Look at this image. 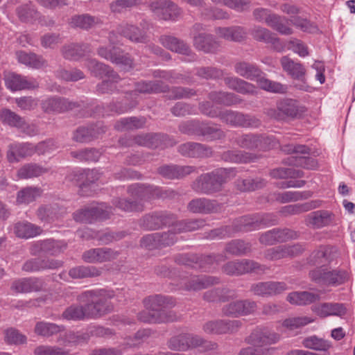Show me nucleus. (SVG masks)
Listing matches in <instances>:
<instances>
[{
    "mask_svg": "<svg viewBox=\"0 0 355 355\" xmlns=\"http://www.w3.org/2000/svg\"><path fill=\"white\" fill-rule=\"evenodd\" d=\"M147 311L141 312L139 319L144 322H169L177 320L173 311H167L166 308L174 306L175 302L170 297L154 295L144 300Z\"/></svg>",
    "mask_w": 355,
    "mask_h": 355,
    "instance_id": "nucleus-1",
    "label": "nucleus"
},
{
    "mask_svg": "<svg viewBox=\"0 0 355 355\" xmlns=\"http://www.w3.org/2000/svg\"><path fill=\"white\" fill-rule=\"evenodd\" d=\"M114 297V292L105 289L86 291L77 296V300L87 304L92 319L101 317L112 310L109 300Z\"/></svg>",
    "mask_w": 355,
    "mask_h": 355,
    "instance_id": "nucleus-2",
    "label": "nucleus"
},
{
    "mask_svg": "<svg viewBox=\"0 0 355 355\" xmlns=\"http://www.w3.org/2000/svg\"><path fill=\"white\" fill-rule=\"evenodd\" d=\"M257 214L243 216L236 219L232 226H225L211 230L212 239H224L232 236L238 232H250L259 229Z\"/></svg>",
    "mask_w": 355,
    "mask_h": 355,
    "instance_id": "nucleus-3",
    "label": "nucleus"
},
{
    "mask_svg": "<svg viewBox=\"0 0 355 355\" xmlns=\"http://www.w3.org/2000/svg\"><path fill=\"white\" fill-rule=\"evenodd\" d=\"M282 151L291 155L288 157V164L303 167L307 169H314L317 162L313 158L305 156L309 155L310 149L304 145L288 144L283 146Z\"/></svg>",
    "mask_w": 355,
    "mask_h": 355,
    "instance_id": "nucleus-4",
    "label": "nucleus"
},
{
    "mask_svg": "<svg viewBox=\"0 0 355 355\" xmlns=\"http://www.w3.org/2000/svg\"><path fill=\"white\" fill-rule=\"evenodd\" d=\"M112 208L105 203L98 206H91L76 211L73 213V218L77 222L92 223L96 220H105L109 218Z\"/></svg>",
    "mask_w": 355,
    "mask_h": 355,
    "instance_id": "nucleus-5",
    "label": "nucleus"
},
{
    "mask_svg": "<svg viewBox=\"0 0 355 355\" xmlns=\"http://www.w3.org/2000/svg\"><path fill=\"white\" fill-rule=\"evenodd\" d=\"M220 119L233 127L257 128L261 125L258 119L232 110L221 111Z\"/></svg>",
    "mask_w": 355,
    "mask_h": 355,
    "instance_id": "nucleus-6",
    "label": "nucleus"
},
{
    "mask_svg": "<svg viewBox=\"0 0 355 355\" xmlns=\"http://www.w3.org/2000/svg\"><path fill=\"white\" fill-rule=\"evenodd\" d=\"M310 276L315 282L327 286L340 285L347 278L345 271H330L327 268H317L310 272Z\"/></svg>",
    "mask_w": 355,
    "mask_h": 355,
    "instance_id": "nucleus-7",
    "label": "nucleus"
},
{
    "mask_svg": "<svg viewBox=\"0 0 355 355\" xmlns=\"http://www.w3.org/2000/svg\"><path fill=\"white\" fill-rule=\"evenodd\" d=\"M267 268L252 260L243 259L238 261H230L223 267V271L228 275H240L248 272H264Z\"/></svg>",
    "mask_w": 355,
    "mask_h": 355,
    "instance_id": "nucleus-8",
    "label": "nucleus"
},
{
    "mask_svg": "<svg viewBox=\"0 0 355 355\" xmlns=\"http://www.w3.org/2000/svg\"><path fill=\"white\" fill-rule=\"evenodd\" d=\"M149 8L164 20H175L181 15L180 8L171 0H154L149 4Z\"/></svg>",
    "mask_w": 355,
    "mask_h": 355,
    "instance_id": "nucleus-9",
    "label": "nucleus"
},
{
    "mask_svg": "<svg viewBox=\"0 0 355 355\" xmlns=\"http://www.w3.org/2000/svg\"><path fill=\"white\" fill-rule=\"evenodd\" d=\"M0 119L3 123L15 127L27 135L33 136L37 132L35 125L27 123L24 118L9 109L0 110Z\"/></svg>",
    "mask_w": 355,
    "mask_h": 355,
    "instance_id": "nucleus-10",
    "label": "nucleus"
},
{
    "mask_svg": "<svg viewBox=\"0 0 355 355\" xmlns=\"http://www.w3.org/2000/svg\"><path fill=\"white\" fill-rule=\"evenodd\" d=\"M257 310V304L249 300L231 302L222 308V313L227 317L238 318L253 313Z\"/></svg>",
    "mask_w": 355,
    "mask_h": 355,
    "instance_id": "nucleus-11",
    "label": "nucleus"
},
{
    "mask_svg": "<svg viewBox=\"0 0 355 355\" xmlns=\"http://www.w3.org/2000/svg\"><path fill=\"white\" fill-rule=\"evenodd\" d=\"M277 109L279 113L277 114L275 110H271L268 114L278 120L282 119L280 116V113L287 117L297 118L306 111L305 107L300 105V103L294 99H286L281 101L278 104Z\"/></svg>",
    "mask_w": 355,
    "mask_h": 355,
    "instance_id": "nucleus-12",
    "label": "nucleus"
},
{
    "mask_svg": "<svg viewBox=\"0 0 355 355\" xmlns=\"http://www.w3.org/2000/svg\"><path fill=\"white\" fill-rule=\"evenodd\" d=\"M241 325L239 320H217L205 323L202 329L209 334H230L237 330Z\"/></svg>",
    "mask_w": 355,
    "mask_h": 355,
    "instance_id": "nucleus-13",
    "label": "nucleus"
},
{
    "mask_svg": "<svg viewBox=\"0 0 355 355\" xmlns=\"http://www.w3.org/2000/svg\"><path fill=\"white\" fill-rule=\"evenodd\" d=\"M160 43L171 51L187 56L186 60L188 62L196 59V55L192 52L190 47L182 40L171 36L162 35L159 37Z\"/></svg>",
    "mask_w": 355,
    "mask_h": 355,
    "instance_id": "nucleus-14",
    "label": "nucleus"
},
{
    "mask_svg": "<svg viewBox=\"0 0 355 355\" xmlns=\"http://www.w3.org/2000/svg\"><path fill=\"white\" fill-rule=\"evenodd\" d=\"M119 252L108 248H99L88 250L83 252L82 259L90 263L111 261L117 258Z\"/></svg>",
    "mask_w": 355,
    "mask_h": 355,
    "instance_id": "nucleus-15",
    "label": "nucleus"
},
{
    "mask_svg": "<svg viewBox=\"0 0 355 355\" xmlns=\"http://www.w3.org/2000/svg\"><path fill=\"white\" fill-rule=\"evenodd\" d=\"M159 191V189L157 187L139 184H132L128 188L129 193L141 200H147L155 196L174 198L177 195V193L173 190H166L163 194Z\"/></svg>",
    "mask_w": 355,
    "mask_h": 355,
    "instance_id": "nucleus-16",
    "label": "nucleus"
},
{
    "mask_svg": "<svg viewBox=\"0 0 355 355\" xmlns=\"http://www.w3.org/2000/svg\"><path fill=\"white\" fill-rule=\"evenodd\" d=\"M98 54L112 63L119 65L125 69L131 68L133 64L132 58L128 53H123L119 49L113 47L107 49L106 47H100L98 49Z\"/></svg>",
    "mask_w": 355,
    "mask_h": 355,
    "instance_id": "nucleus-17",
    "label": "nucleus"
},
{
    "mask_svg": "<svg viewBox=\"0 0 355 355\" xmlns=\"http://www.w3.org/2000/svg\"><path fill=\"white\" fill-rule=\"evenodd\" d=\"M4 80L6 87L11 91L35 89L39 86V83L35 79L21 76L15 73L5 74Z\"/></svg>",
    "mask_w": 355,
    "mask_h": 355,
    "instance_id": "nucleus-18",
    "label": "nucleus"
},
{
    "mask_svg": "<svg viewBox=\"0 0 355 355\" xmlns=\"http://www.w3.org/2000/svg\"><path fill=\"white\" fill-rule=\"evenodd\" d=\"M35 154L33 144L30 143L13 142L8 145L6 157L10 163L18 162L20 159Z\"/></svg>",
    "mask_w": 355,
    "mask_h": 355,
    "instance_id": "nucleus-19",
    "label": "nucleus"
},
{
    "mask_svg": "<svg viewBox=\"0 0 355 355\" xmlns=\"http://www.w3.org/2000/svg\"><path fill=\"white\" fill-rule=\"evenodd\" d=\"M76 103L68 99L53 96L42 101V108L46 113H62L72 110Z\"/></svg>",
    "mask_w": 355,
    "mask_h": 355,
    "instance_id": "nucleus-20",
    "label": "nucleus"
},
{
    "mask_svg": "<svg viewBox=\"0 0 355 355\" xmlns=\"http://www.w3.org/2000/svg\"><path fill=\"white\" fill-rule=\"evenodd\" d=\"M286 289L287 286L284 282H266L252 284L250 291L256 295L268 297L279 294Z\"/></svg>",
    "mask_w": 355,
    "mask_h": 355,
    "instance_id": "nucleus-21",
    "label": "nucleus"
},
{
    "mask_svg": "<svg viewBox=\"0 0 355 355\" xmlns=\"http://www.w3.org/2000/svg\"><path fill=\"white\" fill-rule=\"evenodd\" d=\"M295 237V233L288 229H272L261 234L259 241L262 244L272 245L278 242H285Z\"/></svg>",
    "mask_w": 355,
    "mask_h": 355,
    "instance_id": "nucleus-22",
    "label": "nucleus"
},
{
    "mask_svg": "<svg viewBox=\"0 0 355 355\" xmlns=\"http://www.w3.org/2000/svg\"><path fill=\"white\" fill-rule=\"evenodd\" d=\"M303 250L300 245H281L267 250L264 253L266 259L279 260L288 257L296 256Z\"/></svg>",
    "mask_w": 355,
    "mask_h": 355,
    "instance_id": "nucleus-23",
    "label": "nucleus"
},
{
    "mask_svg": "<svg viewBox=\"0 0 355 355\" xmlns=\"http://www.w3.org/2000/svg\"><path fill=\"white\" fill-rule=\"evenodd\" d=\"M62 261L55 259L33 258L27 260L22 266V270L28 272H34L46 269H55L62 266Z\"/></svg>",
    "mask_w": 355,
    "mask_h": 355,
    "instance_id": "nucleus-24",
    "label": "nucleus"
},
{
    "mask_svg": "<svg viewBox=\"0 0 355 355\" xmlns=\"http://www.w3.org/2000/svg\"><path fill=\"white\" fill-rule=\"evenodd\" d=\"M250 338L254 345L260 348H268L266 346L275 344L280 340V335L268 329L253 332Z\"/></svg>",
    "mask_w": 355,
    "mask_h": 355,
    "instance_id": "nucleus-25",
    "label": "nucleus"
},
{
    "mask_svg": "<svg viewBox=\"0 0 355 355\" xmlns=\"http://www.w3.org/2000/svg\"><path fill=\"white\" fill-rule=\"evenodd\" d=\"M250 33L255 40L270 44L277 51L282 48L279 40L266 28L256 26L250 29Z\"/></svg>",
    "mask_w": 355,
    "mask_h": 355,
    "instance_id": "nucleus-26",
    "label": "nucleus"
},
{
    "mask_svg": "<svg viewBox=\"0 0 355 355\" xmlns=\"http://www.w3.org/2000/svg\"><path fill=\"white\" fill-rule=\"evenodd\" d=\"M179 153L189 157H209L211 155V148L206 145L188 142L180 145L178 147Z\"/></svg>",
    "mask_w": 355,
    "mask_h": 355,
    "instance_id": "nucleus-27",
    "label": "nucleus"
},
{
    "mask_svg": "<svg viewBox=\"0 0 355 355\" xmlns=\"http://www.w3.org/2000/svg\"><path fill=\"white\" fill-rule=\"evenodd\" d=\"M117 32L132 42L146 43L148 41L146 33L132 24H122L118 26Z\"/></svg>",
    "mask_w": 355,
    "mask_h": 355,
    "instance_id": "nucleus-28",
    "label": "nucleus"
},
{
    "mask_svg": "<svg viewBox=\"0 0 355 355\" xmlns=\"http://www.w3.org/2000/svg\"><path fill=\"white\" fill-rule=\"evenodd\" d=\"M193 46L198 50L205 53H214L219 46L220 43L214 35L206 33H199L193 36Z\"/></svg>",
    "mask_w": 355,
    "mask_h": 355,
    "instance_id": "nucleus-29",
    "label": "nucleus"
},
{
    "mask_svg": "<svg viewBox=\"0 0 355 355\" xmlns=\"http://www.w3.org/2000/svg\"><path fill=\"white\" fill-rule=\"evenodd\" d=\"M15 13L23 23L33 24L39 18L40 12L32 1H27L17 7Z\"/></svg>",
    "mask_w": 355,
    "mask_h": 355,
    "instance_id": "nucleus-30",
    "label": "nucleus"
},
{
    "mask_svg": "<svg viewBox=\"0 0 355 355\" xmlns=\"http://www.w3.org/2000/svg\"><path fill=\"white\" fill-rule=\"evenodd\" d=\"M193 188L198 193L211 194L220 191L211 173L200 176L193 184Z\"/></svg>",
    "mask_w": 355,
    "mask_h": 355,
    "instance_id": "nucleus-31",
    "label": "nucleus"
},
{
    "mask_svg": "<svg viewBox=\"0 0 355 355\" xmlns=\"http://www.w3.org/2000/svg\"><path fill=\"white\" fill-rule=\"evenodd\" d=\"M333 220V215L326 210H318L309 214L305 218L306 225L319 229L329 225Z\"/></svg>",
    "mask_w": 355,
    "mask_h": 355,
    "instance_id": "nucleus-32",
    "label": "nucleus"
},
{
    "mask_svg": "<svg viewBox=\"0 0 355 355\" xmlns=\"http://www.w3.org/2000/svg\"><path fill=\"white\" fill-rule=\"evenodd\" d=\"M312 311L322 318L330 315L343 316L346 313V308L339 303H322L312 306Z\"/></svg>",
    "mask_w": 355,
    "mask_h": 355,
    "instance_id": "nucleus-33",
    "label": "nucleus"
},
{
    "mask_svg": "<svg viewBox=\"0 0 355 355\" xmlns=\"http://www.w3.org/2000/svg\"><path fill=\"white\" fill-rule=\"evenodd\" d=\"M43 282L37 278L29 277L22 278L15 281L11 289L16 293H31L42 290Z\"/></svg>",
    "mask_w": 355,
    "mask_h": 355,
    "instance_id": "nucleus-34",
    "label": "nucleus"
},
{
    "mask_svg": "<svg viewBox=\"0 0 355 355\" xmlns=\"http://www.w3.org/2000/svg\"><path fill=\"white\" fill-rule=\"evenodd\" d=\"M62 318L67 320L80 321L92 319L87 304H71L62 313Z\"/></svg>",
    "mask_w": 355,
    "mask_h": 355,
    "instance_id": "nucleus-35",
    "label": "nucleus"
},
{
    "mask_svg": "<svg viewBox=\"0 0 355 355\" xmlns=\"http://www.w3.org/2000/svg\"><path fill=\"white\" fill-rule=\"evenodd\" d=\"M234 71L240 76L250 80L258 81L263 75L262 71L255 64L247 62H239L234 66Z\"/></svg>",
    "mask_w": 355,
    "mask_h": 355,
    "instance_id": "nucleus-36",
    "label": "nucleus"
},
{
    "mask_svg": "<svg viewBox=\"0 0 355 355\" xmlns=\"http://www.w3.org/2000/svg\"><path fill=\"white\" fill-rule=\"evenodd\" d=\"M216 33L228 41L241 42L247 37V31L243 26H235L231 27H218Z\"/></svg>",
    "mask_w": 355,
    "mask_h": 355,
    "instance_id": "nucleus-37",
    "label": "nucleus"
},
{
    "mask_svg": "<svg viewBox=\"0 0 355 355\" xmlns=\"http://www.w3.org/2000/svg\"><path fill=\"white\" fill-rule=\"evenodd\" d=\"M194 171L195 168L191 166L165 165L158 168V173L168 179L182 178Z\"/></svg>",
    "mask_w": 355,
    "mask_h": 355,
    "instance_id": "nucleus-38",
    "label": "nucleus"
},
{
    "mask_svg": "<svg viewBox=\"0 0 355 355\" xmlns=\"http://www.w3.org/2000/svg\"><path fill=\"white\" fill-rule=\"evenodd\" d=\"M86 65L88 70L95 77H110L114 79L118 78V73L110 66L100 62L95 59L88 60Z\"/></svg>",
    "mask_w": 355,
    "mask_h": 355,
    "instance_id": "nucleus-39",
    "label": "nucleus"
},
{
    "mask_svg": "<svg viewBox=\"0 0 355 355\" xmlns=\"http://www.w3.org/2000/svg\"><path fill=\"white\" fill-rule=\"evenodd\" d=\"M168 89V86L161 80L143 81L136 83L135 90L131 92L130 96H136L137 93L151 94L164 92Z\"/></svg>",
    "mask_w": 355,
    "mask_h": 355,
    "instance_id": "nucleus-40",
    "label": "nucleus"
},
{
    "mask_svg": "<svg viewBox=\"0 0 355 355\" xmlns=\"http://www.w3.org/2000/svg\"><path fill=\"white\" fill-rule=\"evenodd\" d=\"M218 282L219 279L215 277L206 275L192 276L185 283V288L189 291H199L218 284Z\"/></svg>",
    "mask_w": 355,
    "mask_h": 355,
    "instance_id": "nucleus-41",
    "label": "nucleus"
},
{
    "mask_svg": "<svg viewBox=\"0 0 355 355\" xmlns=\"http://www.w3.org/2000/svg\"><path fill=\"white\" fill-rule=\"evenodd\" d=\"M224 82L230 89L242 94H251L255 92L254 85L238 77H226Z\"/></svg>",
    "mask_w": 355,
    "mask_h": 355,
    "instance_id": "nucleus-42",
    "label": "nucleus"
},
{
    "mask_svg": "<svg viewBox=\"0 0 355 355\" xmlns=\"http://www.w3.org/2000/svg\"><path fill=\"white\" fill-rule=\"evenodd\" d=\"M14 232L17 237L29 239L40 235L42 232V230L35 224L23 221L15 224Z\"/></svg>",
    "mask_w": 355,
    "mask_h": 355,
    "instance_id": "nucleus-43",
    "label": "nucleus"
},
{
    "mask_svg": "<svg viewBox=\"0 0 355 355\" xmlns=\"http://www.w3.org/2000/svg\"><path fill=\"white\" fill-rule=\"evenodd\" d=\"M16 55L20 63L29 67L40 69L47 66L46 60L42 55L33 53H28L25 51L17 52Z\"/></svg>",
    "mask_w": 355,
    "mask_h": 355,
    "instance_id": "nucleus-44",
    "label": "nucleus"
},
{
    "mask_svg": "<svg viewBox=\"0 0 355 355\" xmlns=\"http://www.w3.org/2000/svg\"><path fill=\"white\" fill-rule=\"evenodd\" d=\"M281 64L284 71L294 79H303L306 76V69L303 65L300 62H295L286 56L281 59Z\"/></svg>",
    "mask_w": 355,
    "mask_h": 355,
    "instance_id": "nucleus-45",
    "label": "nucleus"
},
{
    "mask_svg": "<svg viewBox=\"0 0 355 355\" xmlns=\"http://www.w3.org/2000/svg\"><path fill=\"white\" fill-rule=\"evenodd\" d=\"M319 294L308 291L293 292L288 295L287 300L292 304L303 306L320 300Z\"/></svg>",
    "mask_w": 355,
    "mask_h": 355,
    "instance_id": "nucleus-46",
    "label": "nucleus"
},
{
    "mask_svg": "<svg viewBox=\"0 0 355 355\" xmlns=\"http://www.w3.org/2000/svg\"><path fill=\"white\" fill-rule=\"evenodd\" d=\"M88 49L87 44L71 43L64 45L61 52L64 58L76 60L84 56Z\"/></svg>",
    "mask_w": 355,
    "mask_h": 355,
    "instance_id": "nucleus-47",
    "label": "nucleus"
},
{
    "mask_svg": "<svg viewBox=\"0 0 355 355\" xmlns=\"http://www.w3.org/2000/svg\"><path fill=\"white\" fill-rule=\"evenodd\" d=\"M69 23L71 27L87 30L101 24V20L98 17L83 14L73 16Z\"/></svg>",
    "mask_w": 355,
    "mask_h": 355,
    "instance_id": "nucleus-48",
    "label": "nucleus"
},
{
    "mask_svg": "<svg viewBox=\"0 0 355 355\" xmlns=\"http://www.w3.org/2000/svg\"><path fill=\"white\" fill-rule=\"evenodd\" d=\"M193 259L194 257H189L187 254H180L178 257L176 258V261L180 264L190 266L193 268L199 267L207 270L210 269L209 265H211L215 261H219V259L216 257H214L211 255L202 257L200 260L199 263L196 262L194 264H193L192 262Z\"/></svg>",
    "mask_w": 355,
    "mask_h": 355,
    "instance_id": "nucleus-49",
    "label": "nucleus"
},
{
    "mask_svg": "<svg viewBox=\"0 0 355 355\" xmlns=\"http://www.w3.org/2000/svg\"><path fill=\"white\" fill-rule=\"evenodd\" d=\"M209 98L214 103L231 106L239 104L242 99L236 94L225 92H212L209 94Z\"/></svg>",
    "mask_w": 355,
    "mask_h": 355,
    "instance_id": "nucleus-50",
    "label": "nucleus"
},
{
    "mask_svg": "<svg viewBox=\"0 0 355 355\" xmlns=\"http://www.w3.org/2000/svg\"><path fill=\"white\" fill-rule=\"evenodd\" d=\"M187 207L193 213L208 214L216 209V205L214 201L202 198L192 200Z\"/></svg>",
    "mask_w": 355,
    "mask_h": 355,
    "instance_id": "nucleus-51",
    "label": "nucleus"
},
{
    "mask_svg": "<svg viewBox=\"0 0 355 355\" xmlns=\"http://www.w3.org/2000/svg\"><path fill=\"white\" fill-rule=\"evenodd\" d=\"M334 251L332 248L320 247L311 254L309 262L311 265L324 268L325 265L330 261L329 254Z\"/></svg>",
    "mask_w": 355,
    "mask_h": 355,
    "instance_id": "nucleus-52",
    "label": "nucleus"
},
{
    "mask_svg": "<svg viewBox=\"0 0 355 355\" xmlns=\"http://www.w3.org/2000/svg\"><path fill=\"white\" fill-rule=\"evenodd\" d=\"M221 159L225 162L233 163H249L253 162L255 157L248 153L231 150L223 153Z\"/></svg>",
    "mask_w": 355,
    "mask_h": 355,
    "instance_id": "nucleus-53",
    "label": "nucleus"
},
{
    "mask_svg": "<svg viewBox=\"0 0 355 355\" xmlns=\"http://www.w3.org/2000/svg\"><path fill=\"white\" fill-rule=\"evenodd\" d=\"M49 170L35 163H29L22 166L17 171V175L21 179L38 177L46 173Z\"/></svg>",
    "mask_w": 355,
    "mask_h": 355,
    "instance_id": "nucleus-54",
    "label": "nucleus"
},
{
    "mask_svg": "<svg viewBox=\"0 0 355 355\" xmlns=\"http://www.w3.org/2000/svg\"><path fill=\"white\" fill-rule=\"evenodd\" d=\"M101 271L94 266H77L69 270V275L73 279L98 277Z\"/></svg>",
    "mask_w": 355,
    "mask_h": 355,
    "instance_id": "nucleus-55",
    "label": "nucleus"
},
{
    "mask_svg": "<svg viewBox=\"0 0 355 355\" xmlns=\"http://www.w3.org/2000/svg\"><path fill=\"white\" fill-rule=\"evenodd\" d=\"M320 200H313L302 205H290L282 208L281 212L284 214H295L303 211L318 208L320 206Z\"/></svg>",
    "mask_w": 355,
    "mask_h": 355,
    "instance_id": "nucleus-56",
    "label": "nucleus"
},
{
    "mask_svg": "<svg viewBox=\"0 0 355 355\" xmlns=\"http://www.w3.org/2000/svg\"><path fill=\"white\" fill-rule=\"evenodd\" d=\"M64 330L63 326L46 322H39L35 327V332L44 337H49Z\"/></svg>",
    "mask_w": 355,
    "mask_h": 355,
    "instance_id": "nucleus-57",
    "label": "nucleus"
},
{
    "mask_svg": "<svg viewBox=\"0 0 355 355\" xmlns=\"http://www.w3.org/2000/svg\"><path fill=\"white\" fill-rule=\"evenodd\" d=\"M257 84L261 89L272 93L285 94L288 89L287 85L270 80L265 78L263 75L258 79Z\"/></svg>",
    "mask_w": 355,
    "mask_h": 355,
    "instance_id": "nucleus-58",
    "label": "nucleus"
},
{
    "mask_svg": "<svg viewBox=\"0 0 355 355\" xmlns=\"http://www.w3.org/2000/svg\"><path fill=\"white\" fill-rule=\"evenodd\" d=\"M41 195V190L37 187H27L18 191L17 202L19 204H29Z\"/></svg>",
    "mask_w": 355,
    "mask_h": 355,
    "instance_id": "nucleus-59",
    "label": "nucleus"
},
{
    "mask_svg": "<svg viewBox=\"0 0 355 355\" xmlns=\"http://www.w3.org/2000/svg\"><path fill=\"white\" fill-rule=\"evenodd\" d=\"M146 123L144 118L128 117L121 119L117 121L114 127L118 130H125L142 128Z\"/></svg>",
    "mask_w": 355,
    "mask_h": 355,
    "instance_id": "nucleus-60",
    "label": "nucleus"
},
{
    "mask_svg": "<svg viewBox=\"0 0 355 355\" xmlns=\"http://www.w3.org/2000/svg\"><path fill=\"white\" fill-rule=\"evenodd\" d=\"M266 184L265 180L261 178H246L237 181V187L241 191H251L263 187Z\"/></svg>",
    "mask_w": 355,
    "mask_h": 355,
    "instance_id": "nucleus-61",
    "label": "nucleus"
},
{
    "mask_svg": "<svg viewBox=\"0 0 355 355\" xmlns=\"http://www.w3.org/2000/svg\"><path fill=\"white\" fill-rule=\"evenodd\" d=\"M96 126H91L89 128L80 127L78 128L73 133V139L77 142H87L96 137L97 134L100 133L96 130Z\"/></svg>",
    "mask_w": 355,
    "mask_h": 355,
    "instance_id": "nucleus-62",
    "label": "nucleus"
},
{
    "mask_svg": "<svg viewBox=\"0 0 355 355\" xmlns=\"http://www.w3.org/2000/svg\"><path fill=\"white\" fill-rule=\"evenodd\" d=\"M208 140L220 139L225 137L224 132L216 125L201 123L200 135Z\"/></svg>",
    "mask_w": 355,
    "mask_h": 355,
    "instance_id": "nucleus-63",
    "label": "nucleus"
},
{
    "mask_svg": "<svg viewBox=\"0 0 355 355\" xmlns=\"http://www.w3.org/2000/svg\"><path fill=\"white\" fill-rule=\"evenodd\" d=\"M302 344L306 348L317 351H324V352H327V351L330 347V345L327 341L315 336L306 338L303 340Z\"/></svg>",
    "mask_w": 355,
    "mask_h": 355,
    "instance_id": "nucleus-64",
    "label": "nucleus"
}]
</instances>
